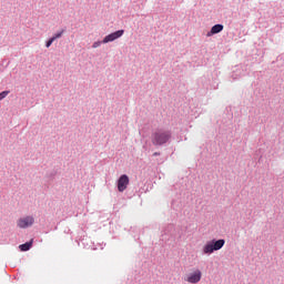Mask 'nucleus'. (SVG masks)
<instances>
[{"mask_svg": "<svg viewBox=\"0 0 284 284\" xmlns=\"http://www.w3.org/2000/svg\"><path fill=\"white\" fill-rule=\"evenodd\" d=\"M223 24H214L211 30L206 33V37H214V34H219L223 32Z\"/></svg>", "mask_w": 284, "mask_h": 284, "instance_id": "obj_7", "label": "nucleus"}, {"mask_svg": "<svg viewBox=\"0 0 284 284\" xmlns=\"http://www.w3.org/2000/svg\"><path fill=\"white\" fill-rule=\"evenodd\" d=\"M159 154H160L159 152H155L153 153V156H159Z\"/></svg>", "mask_w": 284, "mask_h": 284, "instance_id": "obj_12", "label": "nucleus"}, {"mask_svg": "<svg viewBox=\"0 0 284 284\" xmlns=\"http://www.w3.org/2000/svg\"><path fill=\"white\" fill-rule=\"evenodd\" d=\"M171 139L172 131L165 129H158L152 134L153 145H165V143H170Z\"/></svg>", "mask_w": 284, "mask_h": 284, "instance_id": "obj_2", "label": "nucleus"}, {"mask_svg": "<svg viewBox=\"0 0 284 284\" xmlns=\"http://www.w3.org/2000/svg\"><path fill=\"white\" fill-rule=\"evenodd\" d=\"M8 94H10V91H2L0 93V101H3V99H6V97H8Z\"/></svg>", "mask_w": 284, "mask_h": 284, "instance_id": "obj_10", "label": "nucleus"}, {"mask_svg": "<svg viewBox=\"0 0 284 284\" xmlns=\"http://www.w3.org/2000/svg\"><path fill=\"white\" fill-rule=\"evenodd\" d=\"M201 278H203V273L201 272V270H194L193 272L191 273H187L185 276H184V281L186 283H191V284H197V283H201Z\"/></svg>", "mask_w": 284, "mask_h": 284, "instance_id": "obj_5", "label": "nucleus"}, {"mask_svg": "<svg viewBox=\"0 0 284 284\" xmlns=\"http://www.w3.org/2000/svg\"><path fill=\"white\" fill-rule=\"evenodd\" d=\"M123 34H125V30L114 31V32L105 36L103 38V40H98V41L93 42L92 48L97 49V48H101V45H103V43H112V41H116V39H121V37H123Z\"/></svg>", "mask_w": 284, "mask_h": 284, "instance_id": "obj_3", "label": "nucleus"}, {"mask_svg": "<svg viewBox=\"0 0 284 284\" xmlns=\"http://www.w3.org/2000/svg\"><path fill=\"white\" fill-rule=\"evenodd\" d=\"M63 32H65V31L61 30V31L54 33L51 38L54 39V41H57V39H61L63 37Z\"/></svg>", "mask_w": 284, "mask_h": 284, "instance_id": "obj_9", "label": "nucleus"}, {"mask_svg": "<svg viewBox=\"0 0 284 284\" xmlns=\"http://www.w3.org/2000/svg\"><path fill=\"white\" fill-rule=\"evenodd\" d=\"M52 43H54V38H50L47 42H45V48H50V45H52Z\"/></svg>", "mask_w": 284, "mask_h": 284, "instance_id": "obj_11", "label": "nucleus"}, {"mask_svg": "<svg viewBox=\"0 0 284 284\" xmlns=\"http://www.w3.org/2000/svg\"><path fill=\"white\" fill-rule=\"evenodd\" d=\"M34 240H31L30 242H27L24 244H21L19 247L21 252H28L32 247V243Z\"/></svg>", "mask_w": 284, "mask_h": 284, "instance_id": "obj_8", "label": "nucleus"}, {"mask_svg": "<svg viewBox=\"0 0 284 284\" xmlns=\"http://www.w3.org/2000/svg\"><path fill=\"white\" fill-rule=\"evenodd\" d=\"M34 225V215H24L17 220V227L20 230H28Z\"/></svg>", "mask_w": 284, "mask_h": 284, "instance_id": "obj_4", "label": "nucleus"}, {"mask_svg": "<svg viewBox=\"0 0 284 284\" xmlns=\"http://www.w3.org/2000/svg\"><path fill=\"white\" fill-rule=\"evenodd\" d=\"M224 246H225V240L223 239L210 240L203 245L202 254L203 256H211V254H214V252H219V250H223Z\"/></svg>", "mask_w": 284, "mask_h": 284, "instance_id": "obj_1", "label": "nucleus"}, {"mask_svg": "<svg viewBox=\"0 0 284 284\" xmlns=\"http://www.w3.org/2000/svg\"><path fill=\"white\" fill-rule=\"evenodd\" d=\"M118 191L124 192L128 190V185H130V176L128 174H122L116 182Z\"/></svg>", "mask_w": 284, "mask_h": 284, "instance_id": "obj_6", "label": "nucleus"}]
</instances>
